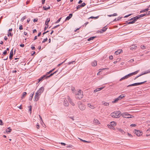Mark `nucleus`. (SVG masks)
Instances as JSON below:
<instances>
[{
    "instance_id": "f257e3e1",
    "label": "nucleus",
    "mask_w": 150,
    "mask_h": 150,
    "mask_svg": "<svg viewBox=\"0 0 150 150\" xmlns=\"http://www.w3.org/2000/svg\"><path fill=\"white\" fill-rule=\"evenodd\" d=\"M75 95L76 98L81 99L83 96V91L81 90H79L77 93H75Z\"/></svg>"
},
{
    "instance_id": "f03ea898",
    "label": "nucleus",
    "mask_w": 150,
    "mask_h": 150,
    "mask_svg": "<svg viewBox=\"0 0 150 150\" xmlns=\"http://www.w3.org/2000/svg\"><path fill=\"white\" fill-rule=\"evenodd\" d=\"M121 112L116 111L112 113L110 115L113 118H118L120 116Z\"/></svg>"
},
{
    "instance_id": "7ed1b4c3",
    "label": "nucleus",
    "mask_w": 150,
    "mask_h": 150,
    "mask_svg": "<svg viewBox=\"0 0 150 150\" xmlns=\"http://www.w3.org/2000/svg\"><path fill=\"white\" fill-rule=\"evenodd\" d=\"M56 72L57 71H56L54 72V73L51 74L49 76H47L46 75H44L43 76H42L41 77L40 79H38V83L40 82L42 80L44 79H47L48 78L50 77V76H52L54 74L56 73Z\"/></svg>"
},
{
    "instance_id": "20e7f679",
    "label": "nucleus",
    "mask_w": 150,
    "mask_h": 150,
    "mask_svg": "<svg viewBox=\"0 0 150 150\" xmlns=\"http://www.w3.org/2000/svg\"><path fill=\"white\" fill-rule=\"evenodd\" d=\"M77 104L79 108L81 110H85L86 108L85 106L84 105L82 104L81 101H78L77 103Z\"/></svg>"
},
{
    "instance_id": "39448f33",
    "label": "nucleus",
    "mask_w": 150,
    "mask_h": 150,
    "mask_svg": "<svg viewBox=\"0 0 150 150\" xmlns=\"http://www.w3.org/2000/svg\"><path fill=\"white\" fill-rule=\"evenodd\" d=\"M121 115L123 117L127 118H132V117H134L133 116H131L127 112L122 113Z\"/></svg>"
},
{
    "instance_id": "423d86ee",
    "label": "nucleus",
    "mask_w": 150,
    "mask_h": 150,
    "mask_svg": "<svg viewBox=\"0 0 150 150\" xmlns=\"http://www.w3.org/2000/svg\"><path fill=\"white\" fill-rule=\"evenodd\" d=\"M146 81H145L144 82H142L137 83H133V84H130V85H128L127 86V87H129L130 86H136L139 85H141V84H143L145 82H146Z\"/></svg>"
},
{
    "instance_id": "0eeeda50",
    "label": "nucleus",
    "mask_w": 150,
    "mask_h": 150,
    "mask_svg": "<svg viewBox=\"0 0 150 150\" xmlns=\"http://www.w3.org/2000/svg\"><path fill=\"white\" fill-rule=\"evenodd\" d=\"M44 90V88L42 87L40 88L36 93L38 94L39 95H40L41 93L43 92Z\"/></svg>"
},
{
    "instance_id": "6e6552de",
    "label": "nucleus",
    "mask_w": 150,
    "mask_h": 150,
    "mask_svg": "<svg viewBox=\"0 0 150 150\" xmlns=\"http://www.w3.org/2000/svg\"><path fill=\"white\" fill-rule=\"evenodd\" d=\"M134 131H135L134 132L137 136H140L142 135V132H141L139 130H135Z\"/></svg>"
},
{
    "instance_id": "1a4fd4ad",
    "label": "nucleus",
    "mask_w": 150,
    "mask_h": 150,
    "mask_svg": "<svg viewBox=\"0 0 150 150\" xmlns=\"http://www.w3.org/2000/svg\"><path fill=\"white\" fill-rule=\"evenodd\" d=\"M150 73V69L148 70L147 71H146L144 73H142L141 74H140V75L136 77L134 79V80H136L137 78L138 77L141 76L142 75H143L147 74L148 73Z\"/></svg>"
},
{
    "instance_id": "9d476101",
    "label": "nucleus",
    "mask_w": 150,
    "mask_h": 150,
    "mask_svg": "<svg viewBox=\"0 0 150 150\" xmlns=\"http://www.w3.org/2000/svg\"><path fill=\"white\" fill-rule=\"evenodd\" d=\"M40 96V95H39L38 94L36 93L34 96L35 101H37L39 100Z\"/></svg>"
},
{
    "instance_id": "9b49d317",
    "label": "nucleus",
    "mask_w": 150,
    "mask_h": 150,
    "mask_svg": "<svg viewBox=\"0 0 150 150\" xmlns=\"http://www.w3.org/2000/svg\"><path fill=\"white\" fill-rule=\"evenodd\" d=\"M145 14H141L140 15H138L135 17H133V18H135V20H137V19L139 18H140L143 17L144 16H145Z\"/></svg>"
},
{
    "instance_id": "f8f14e48",
    "label": "nucleus",
    "mask_w": 150,
    "mask_h": 150,
    "mask_svg": "<svg viewBox=\"0 0 150 150\" xmlns=\"http://www.w3.org/2000/svg\"><path fill=\"white\" fill-rule=\"evenodd\" d=\"M130 75L129 74L126 75L125 76H124V77L122 78L120 80V81H121L122 80H123L127 79L129 77H130Z\"/></svg>"
},
{
    "instance_id": "ddd939ff",
    "label": "nucleus",
    "mask_w": 150,
    "mask_h": 150,
    "mask_svg": "<svg viewBox=\"0 0 150 150\" xmlns=\"http://www.w3.org/2000/svg\"><path fill=\"white\" fill-rule=\"evenodd\" d=\"M135 18H134L133 17L130 20H132V21H129V22H128V24H133L137 20H135Z\"/></svg>"
},
{
    "instance_id": "4468645a",
    "label": "nucleus",
    "mask_w": 150,
    "mask_h": 150,
    "mask_svg": "<svg viewBox=\"0 0 150 150\" xmlns=\"http://www.w3.org/2000/svg\"><path fill=\"white\" fill-rule=\"evenodd\" d=\"M13 56V49H12L11 51L10 54V56L9 57V58L10 60H11L12 59Z\"/></svg>"
},
{
    "instance_id": "2eb2a0df",
    "label": "nucleus",
    "mask_w": 150,
    "mask_h": 150,
    "mask_svg": "<svg viewBox=\"0 0 150 150\" xmlns=\"http://www.w3.org/2000/svg\"><path fill=\"white\" fill-rule=\"evenodd\" d=\"M107 28L105 27H104L102 29H101L100 30V32L101 33H102L105 32L107 29Z\"/></svg>"
},
{
    "instance_id": "dca6fc26",
    "label": "nucleus",
    "mask_w": 150,
    "mask_h": 150,
    "mask_svg": "<svg viewBox=\"0 0 150 150\" xmlns=\"http://www.w3.org/2000/svg\"><path fill=\"white\" fill-rule=\"evenodd\" d=\"M64 105L66 107H67L69 106V103H68V102L67 100H64Z\"/></svg>"
},
{
    "instance_id": "f3484780",
    "label": "nucleus",
    "mask_w": 150,
    "mask_h": 150,
    "mask_svg": "<svg viewBox=\"0 0 150 150\" xmlns=\"http://www.w3.org/2000/svg\"><path fill=\"white\" fill-rule=\"evenodd\" d=\"M103 88H104V87H100V88H97V89H95L94 90V92L95 93H96V92L98 91H100V90L102 89H103Z\"/></svg>"
},
{
    "instance_id": "a211bd4d",
    "label": "nucleus",
    "mask_w": 150,
    "mask_h": 150,
    "mask_svg": "<svg viewBox=\"0 0 150 150\" xmlns=\"http://www.w3.org/2000/svg\"><path fill=\"white\" fill-rule=\"evenodd\" d=\"M72 16V14L70 13L68 16L66 18L65 21L69 20L70 18H71Z\"/></svg>"
},
{
    "instance_id": "6ab92c4d",
    "label": "nucleus",
    "mask_w": 150,
    "mask_h": 150,
    "mask_svg": "<svg viewBox=\"0 0 150 150\" xmlns=\"http://www.w3.org/2000/svg\"><path fill=\"white\" fill-rule=\"evenodd\" d=\"M136 47L137 46L135 45H133L130 46V49L131 50H133L134 49H136Z\"/></svg>"
},
{
    "instance_id": "aec40b11",
    "label": "nucleus",
    "mask_w": 150,
    "mask_h": 150,
    "mask_svg": "<svg viewBox=\"0 0 150 150\" xmlns=\"http://www.w3.org/2000/svg\"><path fill=\"white\" fill-rule=\"evenodd\" d=\"M97 62L96 60H94L91 63V65L92 66L95 67L97 65Z\"/></svg>"
},
{
    "instance_id": "412c9836",
    "label": "nucleus",
    "mask_w": 150,
    "mask_h": 150,
    "mask_svg": "<svg viewBox=\"0 0 150 150\" xmlns=\"http://www.w3.org/2000/svg\"><path fill=\"white\" fill-rule=\"evenodd\" d=\"M88 106L91 109H94L95 108V107L94 105H91L90 103H88Z\"/></svg>"
},
{
    "instance_id": "4be33fe9",
    "label": "nucleus",
    "mask_w": 150,
    "mask_h": 150,
    "mask_svg": "<svg viewBox=\"0 0 150 150\" xmlns=\"http://www.w3.org/2000/svg\"><path fill=\"white\" fill-rule=\"evenodd\" d=\"M122 51V50H118L115 52V54L117 55L120 53Z\"/></svg>"
},
{
    "instance_id": "5701e85b",
    "label": "nucleus",
    "mask_w": 150,
    "mask_h": 150,
    "mask_svg": "<svg viewBox=\"0 0 150 150\" xmlns=\"http://www.w3.org/2000/svg\"><path fill=\"white\" fill-rule=\"evenodd\" d=\"M139 71V70H137L136 71L134 72H133V73H132L129 74L130 75V76H131L134 75L136 74H137Z\"/></svg>"
},
{
    "instance_id": "b1692460",
    "label": "nucleus",
    "mask_w": 150,
    "mask_h": 150,
    "mask_svg": "<svg viewBox=\"0 0 150 150\" xmlns=\"http://www.w3.org/2000/svg\"><path fill=\"white\" fill-rule=\"evenodd\" d=\"M102 104L103 105L106 106H108L109 104V103L105 102V101H103Z\"/></svg>"
},
{
    "instance_id": "393cba45",
    "label": "nucleus",
    "mask_w": 150,
    "mask_h": 150,
    "mask_svg": "<svg viewBox=\"0 0 150 150\" xmlns=\"http://www.w3.org/2000/svg\"><path fill=\"white\" fill-rule=\"evenodd\" d=\"M93 122L96 124H98L99 123V121L97 119H94L93 120Z\"/></svg>"
},
{
    "instance_id": "a878e982",
    "label": "nucleus",
    "mask_w": 150,
    "mask_h": 150,
    "mask_svg": "<svg viewBox=\"0 0 150 150\" xmlns=\"http://www.w3.org/2000/svg\"><path fill=\"white\" fill-rule=\"evenodd\" d=\"M110 125L112 126H115L116 125V123L115 122L113 121L110 122Z\"/></svg>"
},
{
    "instance_id": "bb28decb",
    "label": "nucleus",
    "mask_w": 150,
    "mask_h": 150,
    "mask_svg": "<svg viewBox=\"0 0 150 150\" xmlns=\"http://www.w3.org/2000/svg\"><path fill=\"white\" fill-rule=\"evenodd\" d=\"M50 21V18H47V19H46V21H45V25H48V23Z\"/></svg>"
},
{
    "instance_id": "cd10ccee",
    "label": "nucleus",
    "mask_w": 150,
    "mask_h": 150,
    "mask_svg": "<svg viewBox=\"0 0 150 150\" xmlns=\"http://www.w3.org/2000/svg\"><path fill=\"white\" fill-rule=\"evenodd\" d=\"M50 7L49 6H48L47 7L46 6H44L43 7V9L45 10L50 9Z\"/></svg>"
},
{
    "instance_id": "c85d7f7f",
    "label": "nucleus",
    "mask_w": 150,
    "mask_h": 150,
    "mask_svg": "<svg viewBox=\"0 0 150 150\" xmlns=\"http://www.w3.org/2000/svg\"><path fill=\"white\" fill-rule=\"evenodd\" d=\"M117 130H118L120 132H121V133L123 134H124L125 133V132H124V131L123 130L121 129L118 128L117 129Z\"/></svg>"
},
{
    "instance_id": "c756f323",
    "label": "nucleus",
    "mask_w": 150,
    "mask_h": 150,
    "mask_svg": "<svg viewBox=\"0 0 150 150\" xmlns=\"http://www.w3.org/2000/svg\"><path fill=\"white\" fill-rule=\"evenodd\" d=\"M96 38V37H91L90 38H89L87 40L88 41H90L91 40H93L94 39Z\"/></svg>"
},
{
    "instance_id": "7c9ffc66",
    "label": "nucleus",
    "mask_w": 150,
    "mask_h": 150,
    "mask_svg": "<svg viewBox=\"0 0 150 150\" xmlns=\"http://www.w3.org/2000/svg\"><path fill=\"white\" fill-rule=\"evenodd\" d=\"M124 96H123V95H120L117 98L118 99V100H121L123 97H124Z\"/></svg>"
},
{
    "instance_id": "2f4dec72",
    "label": "nucleus",
    "mask_w": 150,
    "mask_h": 150,
    "mask_svg": "<svg viewBox=\"0 0 150 150\" xmlns=\"http://www.w3.org/2000/svg\"><path fill=\"white\" fill-rule=\"evenodd\" d=\"M119 100H118V98H115L114 101H113L112 102L113 103H115L117 102Z\"/></svg>"
},
{
    "instance_id": "473e14b6",
    "label": "nucleus",
    "mask_w": 150,
    "mask_h": 150,
    "mask_svg": "<svg viewBox=\"0 0 150 150\" xmlns=\"http://www.w3.org/2000/svg\"><path fill=\"white\" fill-rule=\"evenodd\" d=\"M117 16V14L116 13H114L113 14L108 15V16L109 17H111L113 16Z\"/></svg>"
},
{
    "instance_id": "72a5a7b5",
    "label": "nucleus",
    "mask_w": 150,
    "mask_h": 150,
    "mask_svg": "<svg viewBox=\"0 0 150 150\" xmlns=\"http://www.w3.org/2000/svg\"><path fill=\"white\" fill-rule=\"evenodd\" d=\"M148 10H149V9L148 8H146V9H144V10H142L141 11H140V12L141 13H142V12H145L147 11Z\"/></svg>"
},
{
    "instance_id": "f704fd0d",
    "label": "nucleus",
    "mask_w": 150,
    "mask_h": 150,
    "mask_svg": "<svg viewBox=\"0 0 150 150\" xmlns=\"http://www.w3.org/2000/svg\"><path fill=\"white\" fill-rule=\"evenodd\" d=\"M27 94V93L26 92H24L23 93V95L22 96V98L23 99L24 98V96H25Z\"/></svg>"
},
{
    "instance_id": "c9c22d12",
    "label": "nucleus",
    "mask_w": 150,
    "mask_h": 150,
    "mask_svg": "<svg viewBox=\"0 0 150 150\" xmlns=\"http://www.w3.org/2000/svg\"><path fill=\"white\" fill-rule=\"evenodd\" d=\"M28 108H29V111L30 112V114H31V113L32 106L31 105L28 106Z\"/></svg>"
},
{
    "instance_id": "e433bc0d",
    "label": "nucleus",
    "mask_w": 150,
    "mask_h": 150,
    "mask_svg": "<svg viewBox=\"0 0 150 150\" xmlns=\"http://www.w3.org/2000/svg\"><path fill=\"white\" fill-rule=\"evenodd\" d=\"M69 102L73 106H74L75 105L74 103L71 100H70V101H69Z\"/></svg>"
},
{
    "instance_id": "4c0bfd02",
    "label": "nucleus",
    "mask_w": 150,
    "mask_h": 150,
    "mask_svg": "<svg viewBox=\"0 0 150 150\" xmlns=\"http://www.w3.org/2000/svg\"><path fill=\"white\" fill-rule=\"evenodd\" d=\"M34 93H33V94H32L30 96V97L29 99L30 100H32V99L33 97Z\"/></svg>"
},
{
    "instance_id": "58836bf2",
    "label": "nucleus",
    "mask_w": 150,
    "mask_h": 150,
    "mask_svg": "<svg viewBox=\"0 0 150 150\" xmlns=\"http://www.w3.org/2000/svg\"><path fill=\"white\" fill-rule=\"evenodd\" d=\"M75 62L74 61H71V62H69L68 63V64L69 65H70L71 64H73L74 63H75Z\"/></svg>"
},
{
    "instance_id": "ea45409f",
    "label": "nucleus",
    "mask_w": 150,
    "mask_h": 150,
    "mask_svg": "<svg viewBox=\"0 0 150 150\" xmlns=\"http://www.w3.org/2000/svg\"><path fill=\"white\" fill-rule=\"evenodd\" d=\"M140 47L142 49H145L146 48V47L144 45H142Z\"/></svg>"
},
{
    "instance_id": "a19ab883",
    "label": "nucleus",
    "mask_w": 150,
    "mask_h": 150,
    "mask_svg": "<svg viewBox=\"0 0 150 150\" xmlns=\"http://www.w3.org/2000/svg\"><path fill=\"white\" fill-rule=\"evenodd\" d=\"M8 130L6 132H10L11 130V129L10 128V127L8 128Z\"/></svg>"
},
{
    "instance_id": "79ce46f5",
    "label": "nucleus",
    "mask_w": 150,
    "mask_h": 150,
    "mask_svg": "<svg viewBox=\"0 0 150 150\" xmlns=\"http://www.w3.org/2000/svg\"><path fill=\"white\" fill-rule=\"evenodd\" d=\"M79 139L81 141H82V142H86V143H88V141H87L86 140H83L80 138H79Z\"/></svg>"
},
{
    "instance_id": "37998d69",
    "label": "nucleus",
    "mask_w": 150,
    "mask_h": 150,
    "mask_svg": "<svg viewBox=\"0 0 150 150\" xmlns=\"http://www.w3.org/2000/svg\"><path fill=\"white\" fill-rule=\"evenodd\" d=\"M98 16H97V17H93V16H91L89 18H95V19H97L98 18Z\"/></svg>"
},
{
    "instance_id": "c03bdc74",
    "label": "nucleus",
    "mask_w": 150,
    "mask_h": 150,
    "mask_svg": "<svg viewBox=\"0 0 150 150\" xmlns=\"http://www.w3.org/2000/svg\"><path fill=\"white\" fill-rule=\"evenodd\" d=\"M81 7H83L86 5V4L85 3H83L81 4L80 5Z\"/></svg>"
},
{
    "instance_id": "a18cd8bd",
    "label": "nucleus",
    "mask_w": 150,
    "mask_h": 150,
    "mask_svg": "<svg viewBox=\"0 0 150 150\" xmlns=\"http://www.w3.org/2000/svg\"><path fill=\"white\" fill-rule=\"evenodd\" d=\"M71 90L72 91V92L74 93V91H75V88L74 87H72L71 88Z\"/></svg>"
},
{
    "instance_id": "49530a36",
    "label": "nucleus",
    "mask_w": 150,
    "mask_h": 150,
    "mask_svg": "<svg viewBox=\"0 0 150 150\" xmlns=\"http://www.w3.org/2000/svg\"><path fill=\"white\" fill-rule=\"evenodd\" d=\"M47 40V38H46L44 39L43 40L42 42V43H44Z\"/></svg>"
},
{
    "instance_id": "de8ad7c7",
    "label": "nucleus",
    "mask_w": 150,
    "mask_h": 150,
    "mask_svg": "<svg viewBox=\"0 0 150 150\" xmlns=\"http://www.w3.org/2000/svg\"><path fill=\"white\" fill-rule=\"evenodd\" d=\"M48 25H46V26L44 29V30L45 31L46 30V29H47V28H48Z\"/></svg>"
},
{
    "instance_id": "09e8293b",
    "label": "nucleus",
    "mask_w": 150,
    "mask_h": 150,
    "mask_svg": "<svg viewBox=\"0 0 150 150\" xmlns=\"http://www.w3.org/2000/svg\"><path fill=\"white\" fill-rule=\"evenodd\" d=\"M13 35V34H12L10 32H8V36H12Z\"/></svg>"
},
{
    "instance_id": "8fccbe9b",
    "label": "nucleus",
    "mask_w": 150,
    "mask_h": 150,
    "mask_svg": "<svg viewBox=\"0 0 150 150\" xmlns=\"http://www.w3.org/2000/svg\"><path fill=\"white\" fill-rule=\"evenodd\" d=\"M23 29V28L22 25H20L19 27V29L20 30H22Z\"/></svg>"
},
{
    "instance_id": "3c124183",
    "label": "nucleus",
    "mask_w": 150,
    "mask_h": 150,
    "mask_svg": "<svg viewBox=\"0 0 150 150\" xmlns=\"http://www.w3.org/2000/svg\"><path fill=\"white\" fill-rule=\"evenodd\" d=\"M36 127L38 129L39 128V125L38 123H37L36 125Z\"/></svg>"
},
{
    "instance_id": "603ef678",
    "label": "nucleus",
    "mask_w": 150,
    "mask_h": 150,
    "mask_svg": "<svg viewBox=\"0 0 150 150\" xmlns=\"http://www.w3.org/2000/svg\"><path fill=\"white\" fill-rule=\"evenodd\" d=\"M39 117L40 118V122H43V121H42V117H41L40 115H39Z\"/></svg>"
},
{
    "instance_id": "864d4df0",
    "label": "nucleus",
    "mask_w": 150,
    "mask_h": 150,
    "mask_svg": "<svg viewBox=\"0 0 150 150\" xmlns=\"http://www.w3.org/2000/svg\"><path fill=\"white\" fill-rule=\"evenodd\" d=\"M7 52L6 50H5V51H4V52H3V54L4 55H6L7 54Z\"/></svg>"
},
{
    "instance_id": "5fc2aeb1",
    "label": "nucleus",
    "mask_w": 150,
    "mask_h": 150,
    "mask_svg": "<svg viewBox=\"0 0 150 150\" xmlns=\"http://www.w3.org/2000/svg\"><path fill=\"white\" fill-rule=\"evenodd\" d=\"M109 58L110 60H112L113 59V57L112 55H111L109 57Z\"/></svg>"
},
{
    "instance_id": "6e6d98bb",
    "label": "nucleus",
    "mask_w": 150,
    "mask_h": 150,
    "mask_svg": "<svg viewBox=\"0 0 150 150\" xmlns=\"http://www.w3.org/2000/svg\"><path fill=\"white\" fill-rule=\"evenodd\" d=\"M81 5H78L76 7V8L77 9H79L80 8H81Z\"/></svg>"
},
{
    "instance_id": "4d7b16f0",
    "label": "nucleus",
    "mask_w": 150,
    "mask_h": 150,
    "mask_svg": "<svg viewBox=\"0 0 150 150\" xmlns=\"http://www.w3.org/2000/svg\"><path fill=\"white\" fill-rule=\"evenodd\" d=\"M67 99L69 101H69H70V100H71V99L70 98L69 96H68L67 97Z\"/></svg>"
},
{
    "instance_id": "13d9d810",
    "label": "nucleus",
    "mask_w": 150,
    "mask_h": 150,
    "mask_svg": "<svg viewBox=\"0 0 150 150\" xmlns=\"http://www.w3.org/2000/svg\"><path fill=\"white\" fill-rule=\"evenodd\" d=\"M136 126V125L135 124H132L130 125V126L132 127H135Z\"/></svg>"
},
{
    "instance_id": "bf43d9fd",
    "label": "nucleus",
    "mask_w": 150,
    "mask_h": 150,
    "mask_svg": "<svg viewBox=\"0 0 150 150\" xmlns=\"http://www.w3.org/2000/svg\"><path fill=\"white\" fill-rule=\"evenodd\" d=\"M0 125H3V123L2 121L0 119Z\"/></svg>"
},
{
    "instance_id": "052dcab7",
    "label": "nucleus",
    "mask_w": 150,
    "mask_h": 150,
    "mask_svg": "<svg viewBox=\"0 0 150 150\" xmlns=\"http://www.w3.org/2000/svg\"><path fill=\"white\" fill-rule=\"evenodd\" d=\"M61 18H59L58 20H57V21H56V23H58L60 22V21L61 20Z\"/></svg>"
},
{
    "instance_id": "680f3d73",
    "label": "nucleus",
    "mask_w": 150,
    "mask_h": 150,
    "mask_svg": "<svg viewBox=\"0 0 150 150\" xmlns=\"http://www.w3.org/2000/svg\"><path fill=\"white\" fill-rule=\"evenodd\" d=\"M66 60H65L64 61L62 62L61 63L59 64H58L57 66L59 67V66H60V65H61V64H62L63 63H64L65 62Z\"/></svg>"
},
{
    "instance_id": "e2e57ef3",
    "label": "nucleus",
    "mask_w": 150,
    "mask_h": 150,
    "mask_svg": "<svg viewBox=\"0 0 150 150\" xmlns=\"http://www.w3.org/2000/svg\"><path fill=\"white\" fill-rule=\"evenodd\" d=\"M38 19L37 18H35V19H34V20H33V22H36L37 21H38Z\"/></svg>"
},
{
    "instance_id": "0e129e2a",
    "label": "nucleus",
    "mask_w": 150,
    "mask_h": 150,
    "mask_svg": "<svg viewBox=\"0 0 150 150\" xmlns=\"http://www.w3.org/2000/svg\"><path fill=\"white\" fill-rule=\"evenodd\" d=\"M69 117V118L73 120H74V117Z\"/></svg>"
},
{
    "instance_id": "69168bd1",
    "label": "nucleus",
    "mask_w": 150,
    "mask_h": 150,
    "mask_svg": "<svg viewBox=\"0 0 150 150\" xmlns=\"http://www.w3.org/2000/svg\"><path fill=\"white\" fill-rule=\"evenodd\" d=\"M59 26V25H56L55 26H54L53 28L52 29H54V28H57L58 26Z\"/></svg>"
},
{
    "instance_id": "338daca9",
    "label": "nucleus",
    "mask_w": 150,
    "mask_h": 150,
    "mask_svg": "<svg viewBox=\"0 0 150 150\" xmlns=\"http://www.w3.org/2000/svg\"><path fill=\"white\" fill-rule=\"evenodd\" d=\"M60 144L62 145L65 146L66 145V144L64 143L61 142Z\"/></svg>"
},
{
    "instance_id": "774afa93",
    "label": "nucleus",
    "mask_w": 150,
    "mask_h": 150,
    "mask_svg": "<svg viewBox=\"0 0 150 150\" xmlns=\"http://www.w3.org/2000/svg\"><path fill=\"white\" fill-rule=\"evenodd\" d=\"M20 46L22 47H23L24 46V45L23 44H21L20 45Z\"/></svg>"
}]
</instances>
